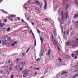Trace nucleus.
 I'll return each instance as SVG.
<instances>
[{
    "label": "nucleus",
    "instance_id": "f257e3e1",
    "mask_svg": "<svg viewBox=\"0 0 78 78\" xmlns=\"http://www.w3.org/2000/svg\"><path fill=\"white\" fill-rule=\"evenodd\" d=\"M20 66H21L22 67H24L25 66V63L24 62H22L20 65H19L20 67Z\"/></svg>",
    "mask_w": 78,
    "mask_h": 78
},
{
    "label": "nucleus",
    "instance_id": "f03ea898",
    "mask_svg": "<svg viewBox=\"0 0 78 78\" xmlns=\"http://www.w3.org/2000/svg\"><path fill=\"white\" fill-rule=\"evenodd\" d=\"M17 44V41H15L12 44V46L14 47V46H15V45H16Z\"/></svg>",
    "mask_w": 78,
    "mask_h": 78
},
{
    "label": "nucleus",
    "instance_id": "7ed1b4c3",
    "mask_svg": "<svg viewBox=\"0 0 78 78\" xmlns=\"http://www.w3.org/2000/svg\"><path fill=\"white\" fill-rule=\"evenodd\" d=\"M27 75H28V72H25L24 75L23 76V77L24 78H25L27 76Z\"/></svg>",
    "mask_w": 78,
    "mask_h": 78
},
{
    "label": "nucleus",
    "instance_id": "20e7f679",
    "mask_svg": "<svg viewBox=\"0 0 78 78\" xmlns=\"http://www.w3.org/2000/svg\"><path fill=\"white\" fill-rule=\"evenodd\" d=\"M53 44L54 45V46H55V47L56 46V45H57V42H56V41L53 42Z\"/></svg>",
    "mask_w": 78,
    "mask_h": 78
},
{
    "label": "nucleus",
    "instance_id": "39448f33",
    "mask_svg": "<svg viewBox=\"0 0 78 78\" xmlns=\"http://www.w3.org/2000/svg\"><path fill=\"white\" fill-rule=\"evenodd\" d=\"M16 62H17V63H19V62H20V58H17L16 59Z\"/></svg>",
    "mask_w": 78,
    "mask_h": 78
},
{
    "label": "nucleus",
    "instance_id": "423d86ee",
    "mask_svg": "<svg viewBox=\"0 0 78 78\" xmlns=\"http://www.w3.org/2000/svg\"><path fill=\"white\" fill-rule=\"evenodd\" d=\"M47 3L45 2V6L44 8V9H47Z\"/></svg>",
    "mask_w": 78,
    "mask_h": 78
},
{
    "label": "nucleus",
    "instance_id": "0eeeda50",
    "mask_svg": "<svg viewBox=\"0 0 78 78\" xmlns=\"http://www.w3.org/2000/svg\"><path fill=\"white\" fill-rule=\"evenodd\" d=\"M51 52V50H50V49L48 51V55H50Z\"/></svg>",
    "mask_w": 78,
    "mask_h": 78
},
{
    "label": "nucleus",
    "instance_id": "6e6552de",
    "mask_svg": "<svg viewBox=\"0 0 78 78\" xmlns=\"http://www.w3.org/2000/svg\"><path fill=\"white\" fill-rule=\"evenodd\" d=\"M35 3L36 4V5H40V3H39V2L38 1L35 2Z\"/></svg>",
    "mask_w": 78,
    "mask_h": 78
},
{
    "label": "nucleus",
    "instance_id": "1a4fd4ad",
    "mask_svg": "<svg viewBox=\"0 0 78 78\" xmlns=\"http://www.w3.org/2000/svg\"><path fill=\"white\" fill-rule=\"evenodd\" d=\"M22 20V22H23V23H25L26 24H27V23H26V22H25L24 20H23L22 19H21Z\"/></svg>",
    "mask_w": 78,
    "mask_h": 78
},
{
    "label": "nucleus",
    "instance_id": "9d476101",
    "mask_svg": "<svg viewBox=\"0 0 78 78\" xmlns=\"http://www.w3.org/2000/svg\"><path fill=\"white\" fill-rule=\"evenodd\" d=\"M40 40L41 41V43H42L43 42V39L42 37L40 38Z\"/></svg>",
    "mask_w": 78,
    "mask_h": 78
},
{
    "label": "nucleus",
    "instance_id": "9b49d317",
    "mask_svg": "<svg viewBox=\"0 0 78 78\" xmlns=\"http://www.w3.org/2000/svg\"><path fill=\"white\" fill-rule=\"evenodd\" d=\"M30 32L31 34H33V31L31 29H30Z\"/></svg>",
    "mask_w": 78,
    "mask_h": 78
},
{
    "label": "nucleus",
    "instance_id": "f8f14e48",
    "mask_svg": "<svg viewBox=\"0 0 78 78\" xmlns=\"http://www.w3.org/2000/svg\"><path fill=\"white\" fill-rule=\"evenodd\" d=\"M26 55V54L23 53L22 54V56H25Z\"/></svg>",
    "mask_w": 78,
    "mask_h": 78
},
{
    "label": "nucleus",
    "instance_id": "ddd939ff",
    "mask_svg": "<svg viewBox=\"0 0 78 78\" xmlns=\"http://www.w3.org/2000/svg\"><path fill=\"white\" fill-rule=\"evenodd\" d=\"M10 67H14V65L12 64H11L10 66Z\"/></svg>",
    "mask_w": 78,
    "mask_h": 78
},
{
    "label": "nucleus",
    "instance_id": "4468645a",
    "mask_svg": "<svg viewBox=\"0 0 78 78\" xmlns=\"http://www.w3.org/2000/svg\"><path fill=\"white\" fill-rule=\"evenodd\" d=\"M78 17V15L76 14L75 16H74V17H76H76Z\"/></svg>",
    "mask_w": 78,
    "mask_h": 78
},
{
    "label": "nucleus",
    "instance_id": "2eb2a0df",
    "mask_svg": "<svg viewBox=\"0 0 78 78\" xmlns=\"http://www.w3.org/2000/svg\"><path fill=\"white\" fill-rule=\"evenodd\" d=\"M30 50V48H28V49L26 51V53H27L28 52V51Z\"/></svg>",
    "mask_w": 78,
    "mask_h": 78
},
{
    "label": "nucleus",
    "instance_id": "dca6fc26",
    "mask_svg": "<svg viewBox=\"0 0 78 78\" xmlns=\"http://www.w3.org/2000/svg\"><path fill=\"white\" fill-rule=\"evenodd\" d=\"M74 56H75V54H72L71 55V56L72 57H74Z\"/></svg>",
    "mask_w": 78,
    "mask_h": 78
},
{
    "label": "nucleus",
    "instance_id": "f3484780",
    "mask_svg": "<svg viewBox=\"0 0 78 78\" xmlns=\"http://www.w3.org/2000/svg\"><path fill=\"white\" fill-rule=\"evenodd\" d=\"M39 60H40V58H38V59H37L36 60V61H37V62H38V61H39Z\"/></svg>",
    "mask_w": 78,
    "mask_h": 78
},
{
    "label": "nucleus",
    "instance_id": "a211bd4d",
    "mask_svg": "<svg viewBox=\"0 0 78 78\" xmlns=\"http://www.w3.org/2000/svg\"><path fill=\"white\" fill-rule=\"evenodd\" d=\"M11 17H16V15H11Z\"/></svg>",
    "mask_w": 78,
    "mask_h": 78
},
{
    "label": "nucleus",
    "instance_id": "6ab92c4d",
    "mask_svg": "<svg viewBox=\"0 0 78 78\" xmlns=\"http://www.w3.org/2000/svg\"><path fill=\"white\" fill-rule=\"evenodd\" d=\"M51 59H53V58H54V57L53 55H52L51 56Z\"/></svg>",
    "mask_w": 78,
    "mask_h": 78
},
{
    "label": "nucleus",
    "instance_id": "aec40b11",
    "mask_svg": "<svg viewBox=\"0 0 78 78\" xmlns=\"http://www.w3.org/2000/svg\"><path fill=\"white\" fill-rule=\"evenodd\" d=\"M10 30V28H9L7 29V31H9Z\"/></svg>",
    "mask_w": 78,
    "mask_h": 78
},
{
    "label": "nucleus",
    "instance_id": "412c9836",
    "mask_svg": "<svg viewBox=\"0 0 78 78\" xmlns=\"http://www.w3.org/2000/svg\"><path fill=\"white\" fill-rule=\"evenodd\" d=\"M2 43L3 44H5V42L3 41V40H2Z\"/></svg>",
    "mask_w": 78,
    "mask_h": 78
},
{
    "label": "nucleus",
    "instance_id": "4be33fe9",
    "mask_svg": "<svg viewBox=\"0 0 78 78\" xmlns=\"http://www.w3.org/2000/svg\"><path fill=\"white\" fill-rule=\"evenodd\" d=\"M41 56H44V54H43V53H41Z\"/></svg>",
    "mask_w": 78,
    "mask_h": 78
},
{
    "label": "nucleus",
    "instance_id": "5701e85b",
    "mask_svg": "<svg viewBox=\"0 0 78 78\" xmlns=\"http://www.w3.org/2000/svg\"><path fill=\"white\" fill-rule=\"evenodd\" d=\"M70 44V42H69L67 44V46H69V44Z\"/></svg>",
    "mask_w": 78,
    "mask_h": 78
},
{
    "label": "nucleus",
    "instance_id": "b1692460",
    "mask_svg": "<svg viewBox=\"0 0 78 78\" xmlns=\"http://www.w3.org/2000/svg\"><path fill=\"white\" fill-rule=\"evenodd\" d=\"M32 34V35L33 36V37H34V38L35 37H34V34L33 33L31 34Z\"/></svg>",
    "mask_w": 78,
    "mask_h": 78
},
{
    "label": "nucleus",
    "instance_id": "393cba45",
    "mask_svg": "<svg viewBox=\"0 0 78 78\" xmlns=\"http://www.w3.org/2000/svg\"><path fill=\"white\" fill-rule=\"evenodd\" d=\"M30 17H28L27 18V20H30Z\"/></svg>",
    "mask_w": 78,
    "mask_h": 78
},
{
    "label": "nucleus",
    "instance_id": "a878e982",
    "mask_svg": "<svg viewBox=\"0 0 78 78\" xmlns=\"http://www.w3.org/2000/svg\"><path fill=\"white\" fill-rule=\"evenodd\" d=\"M4 13H5V14H8V12H7L4 11Z\"/></svg>",
    "mask_w": 78,
    "mask_h": 78
},
{
    "label": "nucleus",
    "instance_id": "bb28decb",
    "mask_svg": "<svg viewBox=\"0 0 78 78\" xmlns=\"http://www.w3.org/2000/svg\"><path fill=\"white\" fill-rule=\"evenodd\" d=\"M72 47H75V44H73L72 45Z\"/></svg>",
    "mask_w": 78,
    "mask_h": 78
},
{
    "label": "nucleus",
    "instance_id": "cd10ccee",
    "mask_svg": "<svg viewBox=\"0 0 78 78\" xmlns=\"http://www.w3.org/2000/svg\"><path fill=\"white\" fill-rule=\"evenodd\" d=\"M0 25H1V27H3V26H2V24L1 23H0Z\"/></svg>",
    "mask_w": 78,
    "mask_h": 78
},
{
    "label": "nucleus",
    "instance_id": "c85d7f7f",
    "mask_svg": "<svg viewBox=\"0 0 78 78\" xmlns=\"http://www.w3.org/2000/svg\"><path fill=\"white\" fill-rule=\"evenodd\" d=\"M75 59H77V56H76L75 57Z\"/></svg>",
    "mask_w": 78,
    "mask_h": 78
},
{
    "label": "nucleus",
    "instance_id": "c756f323",
    "mask_svg": "<svg viewBox=\"0 0 78 78\" xmlns=\"http://www.w3.org/2000/svg\"><path fill=\"white\" fill-rule=\"evenodd\" d=\"M13 76H14L13 75H12L11 76V78H13Z\"/></svg>",
    "mask_w": 78,
    "mask_h": 78
},
{
    "label": "nucleus",
    "instance_id": "7c9ffc66",
    "mask_svg": "<svg viewBox=\"0 0 78 78\" xmlns=\"http://www.w3.org/2000/svg\"><path fill=\"white\" fill-rule=\"evenodd\" d=\"M27 5V3H26L24 5V6H25Z\"/></svg>",
    "mask_w": 78,
    "mask_h": 78
},
{
    "label": "nucleus",
    "instance_id": "2f4dec72",
    "mask_svg": "<svg viewBox=\"0 0 78 78\" xmlns=\"http://www.w3.org/2000/svg\"><path fill=\"white\" fill-rule=\"evenodd\" d=\"M58 60L59 61H61H61H62V60H61V59H60V58L58 59Z\"/></svg>",
    "mask_w": 78,
    "mask_h": 78
},
{
    "label": "nucleus",
    "instance_id": "473e14b6",
    "mask_svg": "<svg viewBox=\"0 0 78 78\" xmlns=\"http://www.w3.org/2000/svg\"><path fill=\"white\" fill-rule=\"evenodd\" d=\"M37 32L38 33H40V32H39V30H37Z\"/></svg>",
    "mask_w": 78,
    "mask_h": 78
},
{
    "label": "nucleus",
    "instance_id": "72a5a7b5",
    "mask_svg": "<svg viewBox=\"0 0 78 78\" xmlns=\"http://www.w3.org/2000/svg\"><path fill=\"white\" fill-rule=\"evenodd\" d=\"M37 73H35V75H37Z\"/></svg>",
    "mask_w": 78,
    "mask_h": 78
},
{
    "label": "nucleus",
    "instance_id": "f704fd0d",
    "mask_svg": "<svg viewBox=\"0 0 78 78\" xmlns=\"http://www.w3.org/2000/svg\"><path fill=\"white\" fill-rule=\"evenodd\" d=\"M36 70H39L40 69L39 68H37Z\"/></svg>",
    "mask_w": 78,
    "mask_h": 78
},
{
    "label": "nucleus",
    "instance_id": "c9c22d12",
    "mask_svg": "<svg viewBox=\"0 0 78 78\" xmlns=\"http://www.w3.org/2000/svg\"><path fill=\"white\" fill-rule=\"evenodd\" d=\"M18 66H16L15 67V69H17V68Z\"/></svg>",
    "mask_w": 78,
    "mask_h": 78
},
{
    "label": "nucleus",
    "instance_id": "e433bc0d",
    "mask_svg": "<svg viewBox=\"0 0 78 78\" xmlns=\"http://www.w3.org/2000/svg\"><path fill=\"white\" fill-rule=\"evenodd\" d=\"M6 20H7V19H6L5 21H4V22H6Z\"/></svg>",
    "mask_w": 78,
    "mask_h": 78
},
{
    "label": "nucleus",
    "instance_id": "4c0bfd02",
    "mask_svg": "<svg viewBox=\"0 0 78 78\" xmlns=\"http://www.w3.org/2000/svg\"><path fill=\"white\" fill-rule=\"evenodd\" d=\"M12 69V68H10L9 69L10 70H11Z\"/></svg>",
    "mask_w": 78,
    "mask_h": 78
},
{
    "label": "nucleus",
    "instance_id": "58836bf2",
    "mask_svg": "<svg viewBox=\"0 0 78 78\" xmlns=\"http://www.w3.org/2000/svg\"><path fill=\"white\" fill-rule=\"evenodd\" d=\"M3 2V0H1L0 1V3H1V2Z\"/></svg>",
    "mask_w": 78,
    "mask_h": 78
},
{
    "label": "nucleus",
    "instance_id": "ea45409f",
    "mask_svg": "<svg viewBox=\"0 0 78 78\" xmlns=\"http://www.w3.org/2000/svg\"><path fill=\"white\" fill-rule=\"evenodd\" d=\"M61 29H62V27H61Z\"/></svg>",
    "mask_w": 78,
    "mask_h": 78
},
{
    "label": "nucleus",
    "instance_id": "a19ab883",
    "mask_svg": "<svg viewBox=\"0 0 78 78\" xmlns=\"http://www.w3.org/2000/svg\"><path fill=\"white\" fill-rule=\"evenodd\" d=\"M17 19H18V20H20V18H19V17H18V18H17Z\"/></svg>",
    "mask_w": 78,
    "mask_h": 78
},
{
    "label": "nucleus",
    "instance_id": "79ce46f5",
    "mask_svg": "<svg viewBox=\"0 0 78 78\" xmlns=\"http://www.w3.org/2000/svg\"><path fill=\"white\" fill-rule=\"evenodd\" d=\"M65 16H66V19H67V15H65Z\"/></svg>",
    "mask_w": 78,
    "mask_h": 78
},
{
    "label": "nucleus",
    "instance_id": "37998d69",
    "mask_svg": "<svg viewBox=\"0 0 78 78\" xmlns=\"http://www.w3.org/2000/svg\"><path fill=\"white\" fill-rule=\"evenodd\" d=\"M30 1H31V0H29V1H28V3L30 2Z\"/></svg>",
    "mask_w": 78,
    "mask_h": 78
},
{
    "label": "nucleus",
    "instance_id": "c03bdc74",
    "mask_svg": "<svg viewBox=\"0 0 78 78\" xmlns=\"http://www.w3.org/2000/svg\"><path fill=\"white\" fill-rule=\"evenodd\" d=\"M30 69H32V68H33V67H30Z\"/></svg>",
    "mask_w": 78,
    "mask_h": 78
},
{
    "label": "nucleus",
    "instance_id": "a18cd8bd",
    "mask_svg": "<svg viewBox=\"0 0 78 78\" xmlns=\"http://www.w3.org/2000/svg\"><path fill=\"white\" fill-rule=\"evenodd\" d=\"M32 25H34V23H32Z\"/></svg>",
    "mask_w": 78,
    "mask_h": 78
},
{
    "label": "nucleus",
    "instance_id": "49530a36",
    "mask_svg": "<svg viewBox=\"0 0 78 78\" xmlns=\"http://www.w3.org/2000/svg\"><path fill=\"white\" fill-rule=\"evenodd\" d=\"M22 70V68H21L20 70Z\"/></svg>",
    "mask_w": 78,
    "mask_h": 78
},
{
    "label": "nucleus",
    "instance_id": "de8ad7c7",
    "mask_svg": "<svg viewBox=\"0 0 78 78\" xmlns=\"http://www.w3.org/2000/svg\"><path fill=\"white\" fill-rule=\"evenodd\" d=\"M8 19H11V18H10V17L8 16Z\"/></svg>",
    "mask_w": 78,
    "mask_h": 78
},
{
    "label": "nucleus",
    "instance_id": "09e8293b",
    "mask_svg": "<svg viewBox=\"0 0 78 78\" xmlns=\"http://www.w3.org/2000/svg\"><path fill=\"white\" fill-rule=\"evenodd\" d=\"M25 9H27V7H25Z\"/></svg>",
    "mask_w": 78,
    "mask_h": 78
},
{
    "label": "nucleus",
    "instance_id": "8fccbe9b",
    "mask_svg": "<svg viewBox=\"0 0 78 78\" xmlns=\"http://www.w3.org/2000/svg\"><path fill=\"white\" fill-rule=\"evenodd\" d=\"M62 19H63V18H62L61 19V20L62 21Z\"/></svg>",
    "mask_w": 78,
    "mask_h": 78
},
{
    "label": "nucleus",
    "instance_id": "3c124183",
    "mask_svg": "<svg viewBox=\"0 0 78 78\" xmlns=\"http://www.w3.org/2000/svg\"><path fill=\"white\" fill-rule=\"evenodd\" d=\"M68 6H69V5H67V8H68Z\"/></svg>",
    "mask_w": 78,
    "mask_h": 78
},
{
    "label": "nucleus",
    "instance_id": "603ef678",
    "mask_svg": "<svg viewBox=\"0 0 78 78\" xmlns=\"http://www.w3.org/2000/svg\"><path fill=\"white\" fill-rule=\"evenodd\" d=\"M35 46H36V43H35Z\"/></svg>",
    "mask_w": 78,
    "mask_h": 78
},
{
    "label": "nucleus",
    "instance_id": "864d4df0",
    "mask_svg": "<svg viewBox=\"0 0 78 78\" xmlns=\"http://www.w3.org/2000/svg\"><path fill=\"white\" fill-rule=\"evenodd\" d=\"M36 10H37V11H39V9H36Z\"/></svg>",
    "mask_w": 78,
    "mask_h": 78
},
{
    "label": "nucleus",
    "instance_id": "5fc2aeb1",
    "mask_svg": "<svg viewBox=\"0 0 78 78\" xmlns=\"http://www.w3.org/2000/svg\"><path fill=\"white\" fill-rule=\"evenodd\" d=\"M12 20H13V19H11V21H12Z\"/></svg>",
    "mask_w": 78,
    "mask_h": 78
},
{
    "label": "nucleus",
    "instance_id": "6e6d98bb",
    "mask_svg": "<svg viewBox=\"0 0 78 78\" xmlns=\"http://www.w3.org/2000/svg\"><path fill=\"white\" fill-rule=\"evenodd\" d=\"M45 19L46 20H48H48L47 19H46V18Z\"/></svg>",
    "mask_w": 78,
    "mask_h": 78
},
{
    "label": "nucleus",
    "instance_id": "4d7b16f0",
    "mask_svg": "<svg viewBox=\"0 0 78 78\" xmlns=\"http://www.w3.org/2000/svg\"><path fill=\"white\" fill-rule=\"evenodd\" d=\"M11 62V61L10 60H9V62Z\"/></svg>",
    "mask_w": 78,
    "mask_h": 78
},
{
    "label": "nucleus",
    "instance_id": "13d9d810",
    "mask_svg": "<svg viewBox=\"0 0 78 78\" xmlns=\"http://www.w3.org/2000/svg\"><path fill=\"white\" fill-rule=\"evenodd\" d=\"M36 40H35V44H36Z\"/></svg>",
    "mask_w": 78,
    "mask_h": 78
},
{
    "label": "nucleus",
    "instance_id": "bf43d9fd",
    "mask_svg": "<svg viewBox=\"0 0 78 78\" xmlns=\"http://www.w3.org/2000/svg\"><path fill=\"white\" fill-rule=\"evenodd\" d=\"M52 41H53V36L52 37Z\"/></svg>",
    "mask_w": 78,
    "mask_h": 78
},
{
    "label": "nucleus",
    "instance_id": "052dcab7",
    "mask_svg": "<svg viewBox=\"0 0 78 78\" xmlns=\"http://www.w3.org/2000/svg\"><path fill=\"white\" fill-rule=\"evenodd\" d=\"M3 25H4V26L5 25V23H3Z\"/></svg>",
    "mask_w": 78,
    "mask_h": 78
},
{
    "label": "nucleus",
    "instance_id": "680f3d73",
    "mask_svg": "<svg viewBox=\"0 0 78 78\" xmlns=\"http://www.w3.org/2000/svg\"><path fill=\"white\" fill-rule=\"evenodd\" d=\"M69 33V32H67V34H68Z\"/></svg>",
    "mask_w": 78,
    "mask_h": 78
},
{
    "label": "nucleus",
    "instance_id": "e2e57ef3",
    "mask_svg": "<svg viewBox=\"0 0 78 78\" xmlns=\"http://www.w3.org/2000/svg\"><path fill=\"white\" fill-rule=\"evenodd\" d=\"M58 50H60V49H59V48H58Z\"/></svg>",
    "mask_w": 78,
    "mask_h": 78
},
{
    "label": "nucleus",
    "instance_id": "0e129e2a",
    "mask_svg": "<svg viewBox=\"0 0 78 78\" xmlns=\"http://www.w3.org/2000/svg\"><path fill=\"white\" fill-rule=\"evenodd\" d=\"M76 23H78V21H76Z\"/></svg>",
    "mask_w": 78,
    "mask_h": 78
},
{
    "label": "nucleus",
    "instance_id": "69168bd1",
    "mask_svg": "<svg viewBox=\"0 0 78 78\" xmlns=\"http://www.w3.org/2000/svg\"><path fill=\"white\" fill-rule=\"evenodd\" d=\"M0 44H1V41H0Z\"/></svg>",
    "mask_w": 78,
    "mask_h": 78
},
{
    "label": "nucleus",
    "instance_id": "338daca9",
    "mask_svg": "<svg viewBox=\"0 0 78 78\" xmlns=\"http://www.w3.org/2000/svg\"><path fill=\"white\" fill-rule=\"evenodd\" d=\"M69 58H70V57H69Z\"/></svg>",
    "mask_w": 78,
    "mask_h": 78
},
{
    "label": "nucleus",
    "instance_id": "774afa93",
    "mask_svg": "<svg viewBox=\"0 0 78 78\" xmlns=\"http://www.w3.org/2000/svg\"><path fill=\"white\" fill-rule=\"evenodd\" d=\"M35 69H36V67L35 68Z\"/></svg>",
    "mask_w": 78,
    "mask_h": 78
}]
</instances>
